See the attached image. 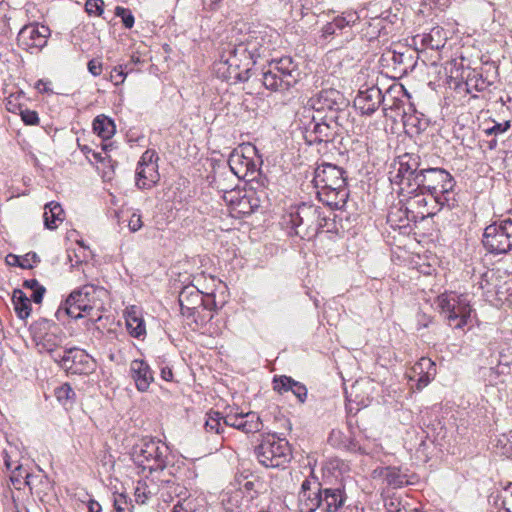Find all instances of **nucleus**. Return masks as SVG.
I'll list each match as a JSON object with an SVG mask.
<instances>
[{
	"mask_svg": "<svg viewBox=\"0 0 512 512\" xmlns=\"http://www.w3.org/2000/svg\"><path fill=\"white\" fill-rule=\"evenodd\" d=\"M264 30L235 31L222 44L219 59L214 63L218 78L231 83L248 81L257 59L265 57L273 44Z\"/></svg>",
	"mask_w": 512,
	"mask_h": 512,
	"instance_id": "1",
	"label": "nucleus"
},
{
	"mask_svg": "<svg viewBox=\"0 0 512 512\" xmlns=\"http://www.w3.org/2000/svg\"><path fill=\"white\" fill-rule=\"evenodd\" d=\"M347 495L345 488L322 487L316 478H306L301 484L298 495L299 512H338L345 504Z\"/></svg>",
	"mask_w": 512,
	"mask_h": 512,
	"instance_id": "2",
	"label": "nucleus"
},
{
	"mask_svg": "<svg viewBox=\"0 0 512 512\" xmlns=\"http://www.w3.org/2000/svg\"><path fill=\"white\" fill-rule=\"evenodd\" d=\"M345 171L334 164L323 163L315 169L313 182L321 201L330 207L342 208L348 199Z\"/></svg>",
	"mask_w": 512,
	"mask_h": 512,
	"instance_id": "3",
	"label": "nucleus"
},
{
	"mask_svg": "<svg viewBox=\"0 0 512 512\" xmlns=\"http://www.w3.org/2000/svg\"><path fill=\"white\" fill-rule=\"evenodd\" d=\"M455 180L453 176L442 168H422L414 178L411 192L421 191L431 197L439 206L452 207L455 199L453 189Z\"/></svg>",
	"mask_w": 512,
	"mask_h": 512,
	"instance_id": "4",
	"label": "nucleus"
},
{
	"mask_svg": "<svg viewBox=\"0 0 512 512\" xmlns=\"http://www.w3.org/2000/svg\"><path fill=\"white\" fill-rule=\"evenodd\" d=\"M282 224L289 235L311 240L326 225V218L321 215L320 207L301 203L289 207L282 217Z\"/></svg>",
	"mask_w": 512,
	"mask_h": 512,
	"instance_id": "5",
	"label": "nucleus"
},
{
	"mask_svg": "<svg viewBox=\"0 0 512 512\" xmlns=\"http://www.w3.org/2000/svg\"><path fill=\"white\" fill-rule=\"evenodd\" d=\"M300 128L307 144L333 142L340 131L337 115H318L311 108H304L299 116Z\"/></svg>",
	"mask_w": 512,
	"mask_h": 512,
	"instance_id": "6",
	"label": "nucleus"
},
{
	"mask_svg": "<svg viewBox=\"0 0 512 512\" xmlns=\"http://www.w3.org/2000/svg\"><path fill=\"white\" fill-rule=\"evenodd\" d=\"M106 292L103 287L85 284L70 293L64 304L58 308L56 317L61 320L63 315H67L79 319L84 316L83 313L90 315L93 310H100L103 305L101 297Z\"/></svg>",
	"mask_w": 512,
	"mask_h": 512,
	"instance_id": "7",
	"label": "nucleus"
},
{
	"mask_svg": "<svg viewBox=\"0 0 512 512\" xmlns=\"http://www.w3.org/2000/svg\"><path fill=\"white\" fill-rule=\"evenodd\" d=\"M169 447L160 440L144 437L132 447L131 458L142 472L162 471L167 466Z\"/></svg>",
	"mask_w": 512,
	"mask_h": 512,
	"instance_id": "8",
	"label": "nucleus"
},
{
	"mask_svg": "<svg viewBox=\"0 0 512 512\" xmlns=\"http://www.w3.org/2000/svg\"><path fill=\"white\" fill-rule=\"evenodd\" d=\"M258 462L266 468H284L292 458L289 442L276 434L262 436L255 448Z\"/></svg>",
	"mask_w": 512,
	"mask_h": 512,
	"instance_id": "9",
	"label": "nucleus"
},
{
	"mask_svg": "<svg viewBox=\"0 0 512 512\" xmlns=\"http://www.w3.org/2000/svg\"><path fill=\"white\" fill-rule=\"evenodd\" d=\"M299 72L291 57L271 60L262 74V83L266 89L285 91L298 81Z\"/></svg>",
	"mask_w": 512,
	"mask_h": 512,
	"instance_id": "10",
	"label": "nucleus"
},
{
	"mask_svg": "<svg viewBox=\"0 0 512 512\" xmlns=\"http://www.w3.org/2000/svg\"><path fill=\"white\" fill-rule=\"evenodd\" d=\"M436 305L450 327L463 329L467 325L472 309L466 295L445 292L437 297Z\"/></svg>",
	"mask_w": 512,
	"mask_h": 512,
	"instance_id": "11",
	"label": "nucleus"
},
{
	"mask_svg": "<svg viewBox=\"0 0 512 512\" xmlns=\"http://www.w3.org/2000/svg\"><path fill=\"white\" fill-rule=\"evenodd\" d=\"M257 149L254 145H242L234 149L228 159V168L238 179L253 181L259 174L262 161L256 156Z\"/></svg>",
	"mask_w": 512,
	"mask_h": 512,
	"instance_id": "12",
	"label": "nucleus"
},
{
	"mask_svg": "<svg viewBox=\"0 0 512 512\" xmlns=\"http://www.w3.org/2000/svg\"><path fill=\"white\" fill-rule=\"evenodd\" d=\"M482 243L487 252L494 255L512 250V219L495 221L484 229Z\"/></svg>",
	"mask_w": 512,
	"mask_h": 512,
	"instance_id": "13",
	"label": "nucleus"
},
{
	"mask_svg": "<svg viewBox=\"0 0 512 512\" xmlns=\"http://www.w3.org/2000/svg\"><path fill=\"white\" fill-rule=\"evenodd\" d=\"M178 301L181 313L189 325L195 323L197 326H201L212 319V315L201 314L203 294L195 285L184 286L179 293Z\"/></svg>",
	"mask_w": 512,
	"mask_h": 512,
	"instance_id": "14",
	"label": "nucleus"
},
{
	"mask_svg": "<svg viewBox=\"0 0 512 512\" xmlns=\"http://www.w3.org/2000/svg\"><path fill=\"white\" fill-rule=\"evenodd\" d=\"M420 157L413 153H405L398 157L393 170L389 172L392 184L400 186L402 192L413 187L414 178L421 171Z\"/></svg>",
	"mask_w": 512,
	"mask_h": 512,
	"instance_id": "15",
	"label": "nucleus"
},
{
	"mask_svg": "<svg viewBox=\"0 0 512 512\" xmlns=\"http://www.w3.org/2000/svg\"><path fill=\"white\" fill-rule=\"evenodd\" d=\"M55 362L72 375H88L96 368L95 360L83 349L70 348L63 355L53 356Z\"/></svg>",
	"mask_w": 512,
	"mask_h": 512,
	"instance_id": "16",
	"label": "nucleus"
},
{
	"mask_svg": "<svg viewBox=\"0 0 512 512\" xmlns=\"http://www.w3.org/2000/svg\"><path fill=\"white\" fill-rule=\"evenodd\" d=\"M50 34L48 26L31 23L20 29L17 44L30 54H37L46 46Z\"/></svg>",
	"mask_w": 512,
	"mask_h": 512,
	"instance_id": "17",
	"label": "nucleus"
},
{
	"mask_svg": "<svg viewBox=\"0 0 512 512\" xmlns=\"http://www.w3.org/2000/svg\"><path fill=\"white\" fill-rule=\"evenodd\" d=\"M405 191L409 196L405 201L401 200L399 202V211L404 213L407 222L416 223L433 214L427 207L426 193L421 191L411 192V188H406Z\"/></svg>",
	"mask_w": 512,
	"mask_h": 512,
	"instance_id": "18",
	"label": "nucleus"
},
{
	"mask_svg": "<svg viewBox=\"0 0 512 512\" xmlns=\"http://www.w3.org/2000/svg\"><path fill=\"white\" fill-rule=\"evenodd\" d=\"M158 156L154 150H146L136 169V185L140 189L152 188L160 179L158 172Z\"/></svg>",
	"mask_w": 512,
	"mask_h": 512,
	"instance_id": "19",
	"label": "nucleus"
},
{
	"mask_svg": "<svg viewBox=\"0 0 512 512\" xmlns=\"http://www.w3.org/2000/svg\"><path fill=\"white\" fill-rule=\"evenodd\" d=\"M222 419L224 428L232 427L246 434L259 432L263 428L260 416L253 411L233 413L231 410Z\"/></svg>",
	"mask_w": 512,
	"mask_h": 512,
	"instance_id": "20",
	"label": "nucleus"
},
{
	"mask_svg": "<svg viewBox=\"0 0 512 512\" xmlns=\"http://www.w3.org/2000/svg\"><path fill=\"white\" fill-rule=\"evenodd\" d=\"M383 100L382 91L377 86L361 87L354 99V107L362 115H372L379 108Z\"/></svg>",
	"mask_w": 512,
	"mask_h": 512,
	"instance_id": "21",
	"label": "nucleus"
},
{
	"mask_svg": "<svg viewBox=\"0 0 512 512\" xmlns=\"http://www.w3.org/2000/svg\"><path fill=\"white\" fill-rule=\"evenodd\" d=\"M237 180L239 179L228 167H223L222 169L214 171L210 183L213 188L223 193V198L225 201L234 204L235 194L240 193L239 191L235 190L237 186Z\"/></svg>",
	"mask_w": 512,
	"mask_h": 512,
	"instance_id": "22",
	"label": "nucleus"
},
{
	"mask_svg": "<svg viewBox=\"0 0 512 512\" xmlns=\"http://www.w3.org/2000/svg\"><path fill=\"white\" fill-rule=\"evenodd\" d=\"M345 105V98L338 90L326 89L322 90L313 104V110L315 114H322V111L327 110V115H337L342 107Z\"/></svg>",
	"mask_w": 512,
	"mask_h": 512,
	"instance_id": "23",
	"label": "nucleus"
},
{
	"mask_svg": "<svg viewBox=\"0 0 512 512\" xmlns=\"http://www.w3.org/2000/svg\"><path fill=\"white\" fill-rule=\"evenodd\" d=\"M129 374L139 392L148 391L151 383L154 381L153 370L150 368L149 364L142 359L131 361Z\"/></svg>",
	"mask_w": 512,
	"mask_h": 512,
	"instance_id": "24",
	"label": "nucleus"
},
{
	"mask_svg": "<svg viewBox=\"0 0 512 512\" xmlns=\"http://www.w3.org/2000/svg\"><path fill=\"white\" fill-rule=\"evenodd\" d=\"M435 374V363L429 358L422 357L413 365L408 377L410 380L416 381L417 390H421L431 382Z\"/></svg>",
	"mask_w": 512,
	"mask_h": 512,
	"instance_id": "25",
	"label": "nucleus"
},
{
	"mask_svg": "<svg viewBox=\"0 0 512 512\" xmlns=\"http://www.w3.org/2000/svg\"><path fill=\"white\" fill-rule=\"evenodd\" d=\"M273 388L275 391L279 392L280 394L286 393V392H292L293 395L298 399L300 403H304L307 398V388L304 384L295 381L293 378L289 376H275L273 379Z\"/></svg>",
	"mask_w": 512,
	"mask_h": 512,
	"instance_id": "26",
	"label": "nucleus"
},
{
	"mask_svg": "<svg viewBox=\"0 0 512 512\" xmlns=\"http://www.w3.org/2000/svg\"><path fill=\"white\" fill-rule=\"evenodd\" d=\"M126 328L130 336L143 339L146 336V326L141 311L131 306L125 312Z\"/></svg>",
	"mask_w": 512,
	"mask_h": 512,
	"instance_id": "27",
	"label": "nucleus"
},
{
	"mask_svg": "<svg viewBox=\"0 0 512 512\" xmlns=\"http://www.w3.org/2000/svg\"><path fill=\"white\" fill-rule=\"evenodd\" d=\"M358 20L356 13H347L335 17L331 22L326 23L321 29V38L328 39L344 28L354 24Z\"/></svg>",
	"mask_w": 512,
	"mask_h": 512,
	"instance_id": "28",
	"label": "nucleus"
},
{
	"mask_svg": "<svg viewBox=\"0 0 512 512\" xmlns=\"http://www.w3.org/2000/svg\"><path fill=\"white\" fill-rule=\"evenodd\" d=\"M33 341L40 353H53L62 343V337L55 331H49L44 334L34 333Z\"/></svg>",
	"mask_w": 512,
	"mask_h": 512,
	"instance_id": "29",
	"label": "nucleus"
},
{
	"mask_svg": "<svg viewBox=\"0 0 512 512\" xmlns=\"http://www.w3.org/2000/svg\"><path fill=\"white\" fill-rule=\"evenodd\" d=\"M159 491L158 485L147 477L137 481L134 488L135 501L138 504H145Z\"/></svg>",
	"mask_w": 512,
	"mask_h": 512,
	"instance_id": "30",
	"label": "nucleus"
},
{
	"mask_svg": "<svg viewBox=\"0 0 512 512\" xmlns=\"http://www.w3.org/2000/svg\"><path fill=\"white\" fill-rule=\"evenodd\" d=\"M44 225L47 229H56L58 223L64 220V210L57 202H50L44 207Z\"/></svg>",
	"mask_w": 512,
	"mask_h": 512,
	"instance_id": "31",
	"label": "nucleus"
},
{
	"mask_svg": "<svg viewBox=\"0 0 512 512\" xmlns=\"http://www.w3.org/2000/svg\"><path fill=\"white\" fill-rule=\"evenodd\" d=\"M94 132L103 140L110 139L116 131L114 121L108 116L98 115L92 123Z\"/></svg>",
	"mask_w": 512,
	"mask_h": 512,
	"instance_id": "32",
	"label": "nucleus"
},
{
	"mask_svg": "<svg viewBox=\"0 0 512 512\" xmlns=\"http://www.w3.org/2000/svg\"><path fill=\"white\" fill-rule=\"evenodd\" d=\"M12 303L17 316L20 319H26L30 316V299L21 289H15L12 294Z\"/></svg>",
	"mask_w": 512,
	"mask_h": 512,
	"instance_id": "33",
	"label": "nucleus"
},
{
	"mask_svg": "<svg viewBox=\"0 0 512 512\" xmlns=\"http://www.w3.org/2000/svg\"><path fill=\"white\" fill-rule=\"evenodd\" d=\"M464 85L466 92L475 97L473 93L486 90L490 86V82L483 78L481 73L472 70L468 72Z\"/></svg>",
	"mask_w": 512,
	"mask_h": 512,
	"instance_id": "34",
	"label": "nucleus"
},
{
	"mask_svg": "<svg viewBox=\"0 0 512 512\" xmlns=\"http://www.w3.org/2000/svg\"><path fill=\"white\" fill-rule=\"evenodd\" d=\"M497 272L494 269H488L483 267V271L479 272L478 275L474 274L473 281L474 285H478V288L482 290L484 293L492 292L494 288V281L496 280Z\"/></svg>",
	"mask_w": 512,
	"mask_h": 512,
	"instance_id": "35",
	"label": "nucleus"
},
{
	"mask_svg": "<svg viewBox=\"0 0 512 512\" xmlns=\"http://www.w3.org/2000/svg\"><path fill=\"white\" fill-rule=\"evenodd\" d=\"M382 475L387 484L393 488H400L409 483L407 475L397 467H386Z\"/></svg>",
	"mask_w": 512,
	"mask_h": 512,
	"instance_id": "36",
	"label": "nucleus"
},
{
	"mask_svg": "<svg viewBox=\"0 0 512 512\" xmlns=\"http://www.w3.org/2000/svg\"><path fill=\"white\" fill-rule=\"evenodd\" d=\"M445 38L442 36V29L434 27L430 33L424 34L421 38V44L424 48L439 50L445 45Z\"/></svg>",
	"mask_w": 512,
	"mask_h": 512,
	"instance_id": "37",
	"label": "nucleus"
},
{
	"mask_svg": "<svg viewBox=\"0 0 512 512\" xmlns=\"http://www.w3.org/2000/svg\"><path fill=\"white\" fill-rule=\"evenodd\" d=\"M223 416L218 411H210L206 414L204 428L207 433L223 434Z\"/></svg>",
	"mask_w": 512,
	"mask_h": 512,
	"instance_id": "38",
	"label": "nucleus"
},
{
	"mask_svg": "<svg viewBox=\"0 0 512 512\" xmlns=\"http://www.w3.org/2000/svg\"><path fill=\"white\" fill-rule=\"evenodd\" d=\"M238 484H239V492L242 494H246V497L249 498V500H252L255 495L257 494L258 486H260V482L252 476V479H248V476H243V483L240 478H237Z\"/></svg>",
	"mask_w": 512,
	"mask_h": 512,
	"instance_id": "39",
	"label": "nucleus"
},
{
	"mask_svg": "<svg viewBox=\"0 0 512 512\" xmlns=\"http://www.w3.org/2000/svg\"><path fill=\"white\" fill-rule=\"evenodd\" d=\"M197 509V499L188 495L186 497L179 498L177 503L174 505L172 512H196Z\"/></svg>",
	"mask_w": 512,
	"mask_h": 512,
	"instance_id": "40",
	"label": "nucleus"
},
{
	"mask_svg": "<svg viewBox=\"0 0 512 512\" xmlns=\"http://www.w3.org/2000/svg\"><path fill=\"white\" fill-rule=\"evenodd\" d=\"M8 258L15 259L17 265L24 269H31L40 262V257L35 252H29L22 257L10 254Z\"/></svg>",
	"mask_w": 512,
	"mask_h": 512,
	"instance_id": "41",
	"label": "nucleus"
},
{
	"mask_svg": "<svg viewBox=\"0 0 512 512\" xmlns=\"http://www.w3.org/2000/svg\"><path fill=\"white\" fill-rule=\"evenodd\" d=\"M241 492L234 491L232 493H225L222 497V504L229 512H234L235 509L240 507Z\"/></svg>",
	"mask_w": 512,
	"mask_h": 512,
	"instance_id": "42",
	"label": "nucleus"
},
{
	"mask_svg": "<svg viewBox=\"0 0 512 512\" xmlns=\"http://www.w3.org/2000/svg\"><path fill=\"white\" fill-rule=\"evenodd\" d=\"M115 15L120 17L125 28H132L135 22L132 12L125 7L117 6L115 8Z\"/></svg>",
	"mask_w": 512,
	"mask_h": 512,
	"instance_id": "43",
	"label": "nucleus"
},
{
	"mask_svg": "<svg viewBox=\"0 0 512 512\" xmlns=\"http://www.w3.org/2000/svg\"><path fill=\"white\" fill-rule=\"evenodd\" d=\"M497 446H500V451L508 458H512V430L507 435H502L498 441Z\"/></svg>",
	"mask_w": 512,
	"mask_h": 512,
	"instance_id": "44",
	"label": "nucleus"
},
{
	"mask_svg": "<svg viewBox=\"0 0 512 512\" xmlns=\"http://www.w3.org/2000/svg\"><path fill=\"white\" fill-rule=\"evenodd\" d=\"M85 11L90 16H101L104 12L103 0H87L85 3Z\"/></svg>",
	"mask_w": 512,
	"mask_h": 512,
	"instance_id": "45",
	"label": "nucleus"
},
{
	"mask_svg": "<svg viewBox=\"0 0 512 512\" xmlns=\"http://www.w3.org/2000/svg\"><path fill=\"white\" fill-rule=\"evenodd\" d=\"M126 68L127 65H118L110 72L109 79L114 83V85H120L125 81L127 76Z\"/></svg>",
	"mask_w": 512,
	"mask_h": 512,
	"instance_id": "46",
	"label": "nucleus"
},
{
	"mask_svg": "<svg viewBox=\"0 0 512 512\" xmlns=\"http://www.w3.org/2000/svg\"><path fill=\"white\" fill-rule=\"evenodd\" d=\"M55 395L60 402H64L74 399L76 394L72 387L65 383L55 390Z\"/></svg>",
	"mask_w": 512,
	"mask_h": 512,
	"instance_id": "47",
	"label": "nucleus"
},
{
	"mask_svg": "<svg viewBox=\"0 0 512 512\" xmlns=\"http://www.w3.org/2000/svg\"><path fill=\"white\" fill-rule=\"evenodd\" d=\"M388 222H399V226H404V221H407L403 212L399 211V206L392 207L387 216Z\"/></svg>",
	"mask_w": 512,
	"mask_h": 512,
	"instance_id": "48",
	"label": "nucleus"
},
{
	"mask_svg": "<svg viewBox=\"0 0 512 512\" xmlns=\"http://www.w3.org/2000/svg\"><path fill=\"white\" fill-rule=\"evenodd\" d=\"M143 227L142 216L139 211L133 212L128 220V228L132 233L139 231Z\"/></svg>",
	"mask_w": 512,
	"mask_h": 512,
	"instance_id": "49",
	"label": "nucleus"
},
{
	"mask_svg": "<svg viewBox=\"0 0 512 512\" xmlns=\"http://www.w3.org/2000/svg\"><path fill=\"white\" fill-rule=\"evenodd\" d=\"M502 506L506 512H512V483H509L502 493Z\"/></svg>",
	"mask_w": 512,
	"mask_h": 512,
	"instance_id": "50",
	"label": "nucleus"
},
{
	"mask_svg": "<svg viewBox=\"0 0 512 512\" xmlns=\"http://www.w3.org/2000/svg\"><path fill=\"white\" fill-rule=\"evenodd\" d=\"M216 307V303L213 295L205 294L203 295V304L201 305L200 311L202 315H210L209 313H205L206 311L211 312Z\"/></svg>",
	"mask_w": 512,
	"mask_h": 512,
	"instance_id": "51",
	"label": "nucleus"
},
{
	"mask_svg": "<svg viewBox=\"0 0 512 512\" xmlns=\"http://www.w3.org/2000/svg\"><path fill=\"white\" fill-rule=\"evenodd\" d=\"M510 128V121H505L503 123H494L490 128L485 130L486 134L498 135L506 132Z\"/></svg>",
	"mask_w": 512,
	"mask_h": 512,
	"instance_id": "52",
	"label": "nucleus"
},
{
	"mask_svg": "<svg viewBox=\"0 0 512 512\" xmlns=\"http://www.w3.org/2000/svg\"><path fill=\"white\" fill-rule=\"evenodd\" d=\"M21 118L27 125H35L39 122V117L36 111L26 109L21 112Z\"/></svg>",
	"mask_w": 512,
	"mask_h": 512,
	"instance_id": "53",
	"label": "nucleus"
},
{
	"mask_svg": "<svg viewBox=\"0 0 512 512\" xmlns=\"http://www.w3.org/2000/svg\"><path fill=\"white\" fill-rule=\"evenodd\" d=\"M114 508L117 512H125L129 509L127 497L123 494H119L114 498Z\"/></svg>",
	"mask_w": 512,
	"mask_h": 512,
	"instance_id": "54",
	"label": "nucleus"
},
{
	"mask_svg": "<svg viewBox=\"0 0 512 512\" xmlns=\"http://www.w3.org/2000/svg\"><path fill=\"white\" fill-rule=\"evenodd\" d=\"M87 68H88V71L93 75V76H99L102 71H103V64L101 61L97 60V59H92L88 62L87 64Z\"/></svg>",
	"mask_w": 512,
	"mask_h": 512,
	"instance_id": "55",
	"label": "nucleus"
},
{
	"mask_svg": "<svg viewBox=\"0 0 512 512\" xmlns=\"http://www.w3.org/2000/svg\"><path fill=\"white\" fill-rule=\"evenodd\" d=\"M404 125L405 126H409V125L414 126L418 130L421 129V122L418 119V117L416 115H408L407 112H405V115H404Z\"/></svg>",
	"mask_w": 512,
	"mask_h": 512,
	"instance_id": "56",
	"label": "nucleus"
},
{
	"mask_svg": "<svg viewBox=\"0 0 512 512\" xmlns=\"http://www.w3.org/2000/svg\"><path fill=\"white\" fill-rule=\"evenodd\" d=\"M50 85H51L50 81H46V80L40 79V80H38L36 82L35 88L40 93H52V89H51Z\"/></svg>",
	"mask_w": 512,
	"mask_h": 512,
	"instance_id": "57",
	"label": "nucleus"
},
{
	"mask_svg": "<svg viewBox=\"0 0 512 512\" xmlns=\"http://www.w3.org/2000/svg\"><path fill=\"white\" fill-rule=\"evenodd\" d=\"M45 291L46 290L42 285L40 287H38L36 290L33 291V294L31 295L32 300L37 304L41 303L43 300Z\"/></svg>",
	"mask_w": 512,
	"mask_h": 512,
	"instance_id": "58",
	"label": "nucleus"
},
{
	"mask_svg": "<svg viewBox=\"0 0 512 512\" xmlns=\"http://www.w3.org/2000/svg\"><path fill=\"white\" fill-rule=\"evenodd\" d=\"M160 376L165 381H172L173 380V372L172 369L168 366L162 367L160 371Z\"/></svg>",
	"mask_w": 512,
	"mask_h": 512,
	"instance_id": "59",
	"label": "nucleus"
},
{
	"mask_svg": "<svg viewBox=\"0 0 512 512\" xmlns=\"http://www.w3.org/2000/svg\"><path fill=\"white\" fill-rule=\"evenodd\" d=\"M249 204V199L246 196L241 197L238 202L237 206L239 207V212L242 213H249L252 211V207H250V210H245L246 206Z\"/></svg>",
	"mask_w": 512,
	"mask_h": 512,
	"instance_id": "60",
	"label": "nucleus"
},
{
	"mask_svg": "<svg viewBox=\"0 0 512 512\" xmlns=\"http://www.w3.org/2000/svg\"><path fill=\"white\" fill-rule=\"evenodd\" d=\"M399 506H400V502L395 501L393 499H391L390 501L385 503V507L388 512H401V509Z\"/></svg>",
	"mask_w": 512,
	"mask_h": 512,
	"instance_id": "61",
	"label": "nucleus"
},
{
	"mask_svg": "<svg viewBox=\"0 0 512 512\" xmlns=\"http://www.w3.org/2000/svg\"><path fill=\"white\" fill-rule=\"evenodd\" d=\"M23 286L34 291L41 285L36 279H29L24 281Z\"/></svg>",
	"mask_w": 512,
	"mask_h": 512,
	"instance_id": "62",
	"label": "nucleus"
},
{
	"mask_svg": "<svg viewBox=\"0 0 512 512\" xmlns=\"http://www.w3.org/2000/svg\"><path fill=\"white\" fill-rule=\"evenodd\" d=\"M508 370H509V366L506 364L505 365L499 364L498 366L491 368V372L495 373L497 375L507 373Z\"/></svg>",
	"mask_w": 512,
	"mask_h": 512,
	"instance_id": "63",
	"label": "nucleus"
},
{
	"mask_svg": "<svg viewBox=\"0 0 512 512\" xmlns=\"http://www.w3.org/2000/svg\"><path fill=\"white\" fill-rule=\"evenodd\" d=\"M89 512H101L99 503L92 501L89 505Z\"/></svg>",
	"mask_w": 512,
	"mask_h": 512,
	"instance_id": "64",
	"label": "nucleus"
}]
</instances>
